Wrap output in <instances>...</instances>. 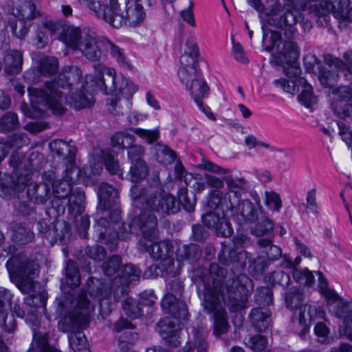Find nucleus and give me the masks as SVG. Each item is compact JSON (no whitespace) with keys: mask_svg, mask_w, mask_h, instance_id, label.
<instances>
[{"mask_svg":"<svg viewBox=\"0 0 352 352\" xmlns=\"http://www.w3.org/2000/svg\"><path fill=\"white\" fill-rule=\"evenodd\" d=\"M270 39L272 43L265 47V50L272 52L276 49V53L272 55V64L283 67V72L288 78H296L292 82L285 78L276 79L274 84L291 94L299 92L298 102L308 108V85L305 78L299 77L301 69L297 63L299 51L296 44L292 41L282 43L281 34L277 31L271 32Z\"/></svg>","mask_w":352,"mask_h":352,"instance_id":"1","label":"nucleus"},{"mask_svg":"<svg viewBox=\"0 0 352 352\" xmlns=\"http://www.w3.org/2000/svg\"><path fill=\"white\" fill-rule=\"evenodd\" d=\"M96 282L99 283L97 279ZM95 285V279L90 277L87 280L86 290L82 289L79 294L74 309L58 322V329L63 332L69 333V343L74 352H91L87 338L80 329L88 325L91 312L94 309L87 297V294L96 296L100 292V289Z\"/></svg>","mask_w":352,"mask_h":352,"instance_id":"2","label":"nucleus"},{"mask_svg":"<svg viewBox=\"0 0 352 352\" xmlns=\"http://www.w3.org/2000/svg\"><path fill=\"white\" fill-rule=\"evenodd\" d=\"M82 73L75 65L65 66L59 72L54 81L45 82L43 88L29 87V95L34 97L37 102H43L54 114L62 115L66 109L63 106L62 92L57 87L69 91L84 88Z\"/></svg>","mask_w":352,"mask_h":352,"instance_id":"3","label":"nucleus"},{"mask_svg":"<svg viewBox=\"0 0 352 352\" xmlns=\"http://www.w3.org/2000/svg\"><path fill=\"white\" fill-rule=\"evenodd\" d=\"M32 171L31 169L16 172L12 175H3L0 177V197L4 199H11L19 197L26 187L27 196L29 200L34 204H44L51 197V187L47 183H36L29 186L32 180Z\"/></svg>","mask_w":352,"mask_h":352,"instance_id":"4","label":"nucleus"},{"mask_svg":"<svg viewBox=\"0 0 352 352\" xmlns=\"http://www.w3.org/2000/svg\"><path fill=\"white\" fill-rule=\"evenodd\" d=\"M99 75L106 70V78L100 80V86L103 87L106 94L113 93L109 104V111L114 115L123 114L131 107V99L138 91V86L133 82L123 76H117L111 68H103L100 66Z\"/></svg>","mask_w":352,"mask_h":352,"instance_id":"5","label":"nucleus"},{"mask_svg":"<svg viewBox=\"0 0 352 352\" xmlns=\"http://www.w3.org/2000/svg\"><path fill=\"white\" fill-rule=\"evenodd\" d=\"M62 40L74 51L80 52L89 61L98 62L106 59L102 51L103 38L98 39L90 30L74 26H65L61 34Z\"/></svg>","mask_w":352,"mask_h":352,"instance_id":"6","label":"nucleus"},{"mask_svg":"<svg viewBox=\"0 0 352 352\" xmlns=\"http://www.w3.org/2000/svg\"><path fill=\"white\" fill-rule=\"evenodd\" d=\"M131 196L136 206L141 204L142 206L160 218L177 213L179 210V204L176 198L164 190H152L138 185H133L131 188Z\"/></svg>","mask_w":352,"mask_h":352,"instance_id":"7","label":"nucleus"},{"mask_svg":"<svg viewBox=\"0 0 352 352\" xmlns=\"http://www.w3.org/2000/svg\"><path fill=\"white\" fill-rule=\"evenodd\" d=\"M315 275L317 276L320 292L327 300L329 311L338 318L343 319L344 335L352 341V301H344L334 291L330 289L320 271H309V287L314 282Z\"/></svg>","mask_w":352,"mask_h":352,"instance_id":"8","label":"nucleus"},{"mask_svg":"<svg viewBox=\"0 0 352 352\" xmlns=\"http://www.w3.org/2000/svg\"><path fill=\"white\" fill-rule=\"evenodd\" d=\"M6 267L22 293L28 294L33 289L34 278L38 275V265L34 260L24 254H17L8 260Z\"/></svg>","mask_w":352,"mask_h":352,"instance_id":"9","label":"nucleus"},{"mask_svg":"<svg viewBox=\"0 0 352 352\" xmlns=\"http://www.w3.org/2000/svg\"><path fill=\"white\" fill-rule=\"evenodd\" d=\"M146 13L139 2H124L123 4L116 1V8L107 9L103 16L106 22L116 28L122 25L137 27L142 25L146 20Z\"/></svg>","mask_w":352,"mask_h":352,"instance_id":"10","label":"nucleus"},{"mask_svg":"<svg viewBox=\"0 0 352 352\" xmlns=\"http://www.w3.org/2000/svg\"><path fill=\"white\" fill-rule=\"evenodd\" d=\"M225 289L228 294L225 303L232 312L247 307L248 296L253 292L252 280L245 274H240L228 280Z\"/></svg>","mask_w":352,"mask_h":352,"instance_id":"11","label":"nucleus"},{"mask_svg":"<svg viewBox=\"0 0 352 352\" xmlns=\"http://www.w3.org/2000/svg\"><path fill=\"white\" fill-rule=\"evenodd\" d=\"M138 248L141 252H149L154 260H161L163 269L167 274L175 276L179 273V266L175 267V262L172 258L174 248L170 241H157L150 245L140 239L138 243Z\"/></svg>","mask_w":352,"mask_h":352,"instance_id":"12","label":"nucleus"},{"mask_svg":"<svg viewBox=\"0 0 352 352\" xmlns=\"http://www.w3.org/2000/svg\"><path fill=\"white\" fill-rule=\"evenodd\" d=\"M199 56L198 45L192 36H189L186 42L184 52L181 56V65L178 69V76L181 82L186 86L199 76L197 64Z\"/></svg>","mask_w":352,"mask_h":352,"instance_id":"13","label":"nucleus"},{"mask_svg":"<svg viewBox=\"0 0 352 352\" xmlns=\"http://www.w3.org/2000/svg\"><path fill=\"white\" fill-rule=\"evenodd\" d=\"M209 272L212 279V285L204 284L202 290L203 306L212 310L220 297L223 295V280L227 274V270L217 263H211Z\"/></svg>","mask_w":352,"mask_h":352,"instance_id":"14","label":"nucleus"},{"mask_svg":"<svg viewBox=\"0 0 352 352\" xmlns=\"http://www.w3.org/2000/svg\"><path fill=\"white\" fill-rule=\"evenodd\" d=\"M285 305L287 308L295 309L294 313L293 322H298L302 329L298 335L301 340H306L307 333V325L306 323V316L308 315L307 311V302L305 300V295L298 289H292L285 294Z\"/></svg>","mask_w":352,"mask_h":352,"instance_id":"15","label":"nucleus"},{"mask_svg":"<svg viewBox=\"0 0 352 352\" xmlns=\"http://www.w3.org/2000/svg\"><path fill=\"white\" fill-rule=\"evenodd\" d=\"M157 216L142 206L139 214L132 218L130 230L140 231L144 240L151 241L157 235Z\"/></svg>","mask_w":352,"mask_h":352,"instance_id":"16","label":"nucleus"},{"mask_svg":"<svg viewBox=\"0 0 352 352\" xmlns=\"http://www.w3.org/2000/svg\"><path fill=\"white\" fill-rule=\"evenodd\" d=\"M41 316L34 311L30 312L26 318L27 323L33 332V340L29 352H61L48 344L47 332L41 325Z\"/></svg>","mask_w":352,"mask_h":352,"instance_id":"17","label":"nucleus"},{"mask_svg":"<svg viewBox=\"0 0 352 352\" xmlns=\"http://www.w3.org/2000/svg\"><path fill=\"white\" fill-rule=\"evenodd\" d=\"M347 7V0H309V13L319 20L323 17L326 21L328 14L332 13L335 18L343 21Z\"/></svg>","mask_w":352,"mask_h":352,"instance_id":"18","label":"nucleus"},{"mask_svg":"<svg viewBox=\"0 0 352 352\" xmlns=\"http://www.w3.org/2000/svg\"><path fill=\"white\" fill-rule=\"evenodd\" d=\"M223 179L228 188V192L224 196L223 207L228 210L239 204L241 192L246 191L249 186L243 177L234 179L228 176L223 177Z\"/></svg>","mask_w":352,"mask_h":352,"instance_id":"19","label":"nucleus"},{"mask_svg":"<svg viewBox=\"0 0 352 352\" xmlns=\"http://www.w3.org/2000/svg\"><path fill=\"white\" fill-rule=\"evenodd\" d=\"M178 318L166 317L157 323V331L166 342L173 346L179 345V332L180 325Z\"/></svg>","mask_w":352,"mask_h":352,"instance_id":"20","label":"nucleus"},{"mask_svg":"<svg viewBox=\"0 0 352 352\" xmlns=\"http://www.w3.org/2000/svg\"><path fill=\"white\" fill-rule=\"evenodd\" d=\"M226 217L224 214L221 217L214 212H210L202 215V222L208 228L214 230L217 235L228 237L231 236L232 229Z\"/></svg>","mask_w":352,"mask_h":352,"instance_id":"21","label":"nucleus"},{"mask_svg":"<svg viewBox=\"0 0 352 352\" xmlns=\"http://www.w3.org/2000/svg\"><path fill=\"white\" fill-rule=\"evenodd\" d=\"M180 298L173 294L166 293L162 300L161 306L164 312L178 319L186 320L188 314L187 305Z\"/></svg>","mask_w":352,"mask_h":352,"instance_id":"22","label":"nucleus"},{"mask_svg":"<svg viewBox=\"0 0 352 352\" xmlns=\"http://www.w3.org/2000/svg\"><path fill=\"white\" fill-rule=\"evenodd\" d=\"M218 258L219 262L225 265H233L235 268L243 270L249 258V253L245 250L237 252L231 247L223 245Z\"/></svg>","mask_w":352,"mask_h":352,"instance_id":"23","label":"nucleus"},{"mask_svg":"<svg viewBox=\"0 0 352 352\" xmlns=\"http://www.w3.org/2000/svg\"><path fill=\"white\" fill-rule=\"evenodd\" d=\"M52 156L58 161L72 162L76 160V149L66 142L55 140L49 144Z\"/></svg>","mask_w":352,"mask_h":352,"instance_id":"24","label":"nucleus"},{"mask_svg":"<svg viewBox=\"0 0 352 352\" xmlns=\"http://www.w3.org/2000/svg\"><path fill=\"white\" fill-rule=\"evenodd\" d=\"M8 11L12 14L18 20L30 22L37 17L40 12L36 9L34 3L26 1L21 6L14 9L13 2L8 4Z\"/></svg>","mask_w":352,"mask_h":352,"instance_id":"25","label":"nucleus"},{"mask_svg":"<svg viewBox=\"0 0 352 352\" xmlns=\"http://www.w3.org/2000/svg\"><path fill=\"white\" fill-rule=\"evenodd\" d=\"M221 301L219 300L215 305V307L212 310L207 307H204L208 313H213L214 318V330L213 333L219 337L221 335L226 333L228 331L229 324L228 322L227 313L225 309L220 307Z\"/></svg>","mask_w":352,"mask_h":352,"instance_id":"26","label":"nucleus"},{"mask_svg":"<svg viewBox=\"0 0 352 352\" xmlns=\"http://www.w3.org/2000/svg\"><path fill=\"white\" fill-rule=\"evenodd\" d=\"M186 88L198 106L202 105V100L207 98L210 94L207 82L200 77L188 84Z\"/></svg>","mask_w":352,"mask_h":352,"instance_id":"27","label":"nucleus"},{"mask_svg":"<svg viewBox=\"0 0 352 352\" xmlns=\"http://www.w3.org/2000/svg\"><path fill=\"white\" fill-rule=\"evenodd\" d=\"M100 207L102 210L109 209L118 198V191L113 186L101 183L98 190Z\"/></svg>","mask_w":352,"mask_h":352,"instance_id":"28","label":"nucleus"},{"mask_svg":"<svg viewBox=\"0 0 352 352\" xmlns=\"http://www.w3.org/2000/svg\"><path fill=\"white\" fill-rule=\"evenodd\" d=\"M9 228L12 232V239L19 244H27L32 241L34 234L23 223L13 221Z\"/></svg>","mask_w":352,"mask_h":352,"instance_id":"29","label":"nucleus"},{"mask_svg":"<svg viewBox=\"0 0 352 352\" xmlns=\"http://www.w3.org/2000/svg\"><path fill=\"white\" fill-rule=\"evenodd\" d=\"M251 322L254 327L260 332H264L270 322L271 312L266 307H255L250 314Z\"/></svg>","mask_w":352,"mask_h":352,"instance_id":"30","label":"nucleus"},{"mask_svg":"<svg viewBox=\"0 0 352 352\" xmlns=\"http://www.w3.org/2000/svg\"><path fill=\"white\" fill-rule=\"evenodd\" d=\"M233 215H240L241 221L246 223H253L258 219V214L254 204L248 199L240 201L233 207Z\"/></svg>","mask_w":352,"mask_h":352,"instance_id":"31","label":"nucleus"},{"mask_svg":"<svg viewBox=\"0 0 352 352\" xmlns=\"http://www.w3.org/2000/svg\"><path fill=\"white\" fill-rule=\"evenodd\" d=\"M5 72L8 74H17L22 69L23 55L21 52L10 50L6 52L5 58Z\"/></svg>","mask_w":352,"mask_h":352,"instance_id":"32","label":"nucleus"},{"mask_svg":"<svg viewBox=\"0 0 352 352\" xmlns=\"http://www.w3.org/2000/svg\"><path fill=\"white\" fill-rule=\"evenodd\" d=\"M84 89L85 87H79L78 90L69 91L70 94H68L65 98L67 104L76 109L90 107L92 100L87 96Z\"/></svg>","mask_w":352,"mask_h":352,"instance_id":"33","label":"nucleus"},{"mask_svg":"<svg viewBox=\"0 0 352 352\" xmlns=\"http://www.w3.org/2000/svg\"><path fill=\"white\" fill-rule=\"evenodd\" d=\"M202 251L201 248L194 243L184 245L176 250V255L179 261H186L188 263H193L199 259Z\"/></svg>","mask_w":352,"mask_h":352,"instance_id":"34","label":"nucleus"},{"mask_svg":"<svg viewBox=\"0 0 352 352\" xmlns=\"http://www.w3.org/2000/svg\"><path fill=\"white\" fill-rule=\"evenodd\" d=\"M67 199L68 209L74 215H79L84 211L85 195L81 188H76L68 195Z\"/></svg>","mask_w":352,"mask_h":352,"instance_id":"35","label":"nucleus"},{"mask_svg":"<svg viewBox=\"0 0 352 352\" xmlns=\"http://www.w3.org/2000/svg\"><path fill=\"white\" fill-rule=\"evenodd\" d=\"M343 58L345 63L339 58L335 57L331 54L324 56V61L329 66H333L340 71L347 70L352 74V50L344 53Z\"/></svg>","mask_w":352,"mask_h":352,"instance_id":"36","label":"nucleus"},{"mask_svg":"<svg viewBox=\"0 0 352 352\" xmlns=\"http://www.w3.org/2000/svg\"><path fill=\"white\" fill-rule=\"evenodd\" d=\"M259 250L264 253L270 261H276L282 256L280 247L273 245L272 241L267 239H260L257 241Z\"/></svg>","mask_w":352,"mask_h":352,"instance_id":"37","label":"nucleus"},{"mask_svg":"<svg viewBox=\"0 0 352 352\" xmlns=\"http://www.w3.org/2000/svg\"><path fill=\"white\" fill-rule=\"evenodd\" d=\"M102 51L106 54L109 53L111 58H114L119 64H127L126 57L123 49L107 38H103Z\"/></svg>","mask_w":352,"mask_h":352,"instance_id":"38","label":"nucleus"},{"mask_svg":"<svg viewBox=\"0 0 352 352\" xmlns=\"http://www.w3.org/2000/svg\"><path fill=\"white\" fill-rule=\"evenodd\" d=\"M258 222L250 228V232L256 236H263L272 233L274 223L266 216L258 217Z\"/></svg>","mask_w":352,"mask_h":352,"instance_id":"39","label":"nucleus"},{"mask_svg":"<svg viewBox=\"0 0 352 352\" xmlns=\"http://www.w3.org/2000/svg\"><path fill=\"white\" fill-rule=\"evenodd\" d=\"M149 168L145 161H137L132 163L129 170L132 182H139L145 179L148 174Z\"/></svg>","mask_w":352,"mask_h":352,"instance_id":"40","label":"nucleus"},{"mask_svg":"<svg viewBox=\"0 0 352 352\" xmlns=\"http://www.w3.org/2000/svg\"><path fill=\"white\" fill-rule=\"evenodd\" d=\"M19 126L17 115L12 111H8L0 117V132L8 133L16 130Z\"/></svg>","mask_w":352,"mask_h":352,"instance_id":"41","label":"nucleus"},{"mask_svg":"<svg viewBox=\"0 0 352 352\" xmlns=\"http://www.w3.org/2000/svg\"><path fill=\"white\" fill-rule=\"evenodd\" d=\"M65 280L71 287H76L80 283V272L75 261L69 260L65 267Z\"/></svg>","mask_w":352,"mask_h":352,"instance_id":"42","label":"nucleus"},{"mask_svg":"<svg viewBox=\"0 0 352 352\" xmlns=\"http://www.w3.org/2000/svg\"><path fill=\"white\" fill-rule=\"evenodd\" d=\"M224 197L223 198V193L219 190H212L210 193V197L208 202V206L211 209H217L219 208L223 214L227 217H232L233 215V208L225 210L223 207Z\"/></svg>","mask_w":352,"mask_h":352,"instance_id":"43","label":"nucleus"},{"mask_svg":"<svg viewBox=\"0 0 352 352\" xmlns=\"http://www.w3.org/2000/svg\"><path fill=\"white\" fill-rule=\"evenodd\" d=\"M125 314L131 319H135L142 316L140 303L135 299L127 298L122 302Z\"/></svg>","mask_w":352,"mask_h":352,"instance_id":"44","label":"nucleus"},{"mask_svg":"<svg viewBox=\"0 0 352 352\" xmlns=\"http://www.w3.org/2000/svg\"><path fill=\"white\" fill-rule=\"evenodd\" d=\"M156 158L160 163L170 164L176 159V153L168 146L157 144L155 146Z\"/></svg>","mask_w":352,"mask_h":352,"instance_id":"45","label":"nucleus"},{"mask_svg":"<svg viewBox=\"0 0 352 352\" xmlns=\"http://www.w3.org/2000/svg\"><path fill=\"white\" fill-rule=\"evenodd\" d=\"M81 7L93 12L97 16L102 19L105 16L107 8L102 4V0H76Z\"/></svg>","mask_w":352,"mask_h":352,"instance_id":"46","label":"nucleus"},{"mask_svg":"<svg viewBox=\"0 0 352 352\" xmlns=\"http://www.w3.org/2000/svg\"><path fill=\"white\" fill-rule=\"evenodd\" d=\"M138 340V334L132 331H126L121 334L118 340V346L122 352H126Z\"/></svg>","mask_w":352,"mask_h":352,"instance_id":"47","label":"nucleus"},{"mask_svg":"<svg viewBox=\"0 0 352 352\" xmlns=\"http://www.w3.org/2000/svg\"><path fill=\"white\" fill-rule=\"evenodd\" d=\"M102 170V166L100 163H94L84 167L83 174L85 182L87 185H93L98 180V175Z\"/></svg>","mask_w":352,"mask_h":352,"instance_id":"48","label":"nucleus"},{"mask_svg":"<svg viewBox=\"0 0 352 352\" xmlns=\"http://www.w3.org/2000/svg\"><path fill=\"white\" fill-rule=\"evenodd\" d=\"M80 173V170L76 166L75 160L72 162L67 161L63 173V179L65 182L74 184L78 180Z\"/></svg>","mask_w":352,"mask_h":352,"instance_id":"49","label":"nucleus"},{"mask_svg":"<svg viewBox=\"0 0 352 352\" xmlns=\"http://www.w3.org/2000/svg\"><path fill=\"white\" fill-rule=\"evenodd\" d=\"M318 63V69H319L318 80L320 83L325 87L333 88L337 82L338 74L329 70H321Z\"/></svg>","mask_w":352,"mask_h":352,"instance_id":"50","label":"nucleus"},{"mask_svg":"<svg viewBox=\"0 0 352 352\" xmlns=\"http://www.w3.org/2000/svg\"><path fill=\"white\" fill-rule=\"evenodd\" d=\"M58 69V60L54 57H44L39 64V71L44 76H50Z\"/></svg>","mask_w":352,"mask_h":352,"instance_id":"51","label":"nucleus"},{"mask_svg":"<svg viewBox=\"0 0 352 352\" xmlns=\"http://www.w3.org/2000/svg\"><path fill=\"white\" fill-rule=\"evenodd\" d=\"M133 136L125 132H118L111 137V144L114 147L124 149L133 143Z\"/></svg>","mask_w":352,"mask_h":352,"instance_id":"52","label":"nucleus"},{"mask_svg":"<svg viewBox=\"0 0 352 352\" xmlns=\"http://www.w3.org/2000/svg\"><path fill=\"white\" fill-rule=\"evenodd\" d=\"M248 261L250 263L248 268L249 273L254 277L261 276L266 267L265 258L261 256H257L256 258L251 260L249 256Z\"/></svg>","mask_w":352,"mask_h":352,"instance_id":"53","label":"nucleus"},{"mask_svg":"<svg viewBox=\"0 0 352 352\" xmlns=\"http://www.w3.org/2000/svg\"><path fill=\"white\" fill-rule=\"evenodd\" d=\"M72 184L69 182H60L56 184L53 185V190L52 195L54 198L58 199H65L67 198L68 195L74 190L72 188Z\"/></svg>","mask_w":352,"mask_h":352,"instance_id":"54","label":"nucleus"},{"mask_svg":"<svg viewBox=\"0 0 352 352\" xmlns=\"http://www.w3.org/2000/svg\"><path fill=\"white\" fill-rule=\"evenodd\" d=\"M47 294L45 291L34 294L25 298V303L34 308L45 307L47 302Z\"/></svg>","mask_w":352,"mask_h":352,"instance_id":"55","label":"nucleus"},{"mask_svg":"<svg viewBox=\"0 0 352 352\" xmlns=\"http://www.w3.org/2000/svg\"><path fill=\"white\" fill-rule=\"evenodd\" d=\"M122 263L121 257L119 256H113L102 264V270L104 274L107 276H113L119 270Z\"/></svg>","mask_w":352,"mask_h":352,"instance_id":"56","label":"nucleus"},{"mask_svg":"<svg viewBox=\"0 0 352 352\" xmlns=\"http://www.w3.org/2000/svg\"><path fill=\"white\" fill-rule=\"evenodd\" d=\"M334 113L340 118H346L352 114L351 104L343 100H338L331 104Z\"/></svg>","mask_w":352,"mask_h":352,"instance_id":"57","label":"nucleus"},{"mask_svg":"<svg viewBox=\"0 0 352 352\" xmlns=\"http://www.w3.org/2000/svg\"><path fill=\"white\" fill-rule=\"evenodd\" d=\"M141 274V271L132 264H126L121 271V277L126 282L131 283L138 280Z\"/></svg>","mask_w":352,"mask_h":352,"instance_id":"58","label":"nucleus"},{"mask_svg":"<svg viewBox=\"0 0 352 352\" xmlns=\"http://www.w3.org/2000/svg\"><path fill=\"white\" fill-rule=\"evenodd\" d=\"M178 198L179 201H177V203H179V205L182 204L186 211L189 212L193 211L195 205V196H193L192 199L188 197L186 187H182L179 189Z\"/></svg>","mask_w":352,"mask_h":352,"instance_id":"59","label":"nucleus"},{"mask_svg":"<svg viewBox=\"0 0 352 352\" xmlns=\"http://www.w3.org/2000/svg\"><path fill=\"white\" fill-rule=\"evenodd\" d=\"M19 24L15 21H9V27L10 28L13 34L19 38H24L28 31L29 28L30 26V24H28V22L18 20Z\"/></svg>","mask_w":352,"mask_h":352,"instance_id":"60","label":"nucleus"},{"mask_svg":"<svg viewBox=\"0 0 352 352\" xmlns=\"http://www.w3.org/2000/svg\"><path fill=\"white\" fill-rule=\"evenodd\" d=\"M0 325L3 328L6 333H11L14 332L17 324L13 314H6L5 311L0 313Z\"/></svg>","mask_w":352,"mask_h":352,"instance_id":"61","label":"nucleus"},{"mask_svg":"<svg viewBox=\"0 0 352 352\" xmlns=\"http://www.w3.org/2000/svg\"><path fill=\"white\" fill-rule=\"evenodd\" d=\"M269 281L274 285L287 287L289 285L290 277L288 274L283 271H276L270 274Z\"/></svg>","mask_w":352,"mask_h":352,"instance_id":"62","label":"nucleus"},{"mask_svg":"<svg viewBox=\"0 0 352 352\" xmlns=\"http://www.w3.org/2000/svg\"><path fill=\"white\" fill-rule=\"evenodd\" d=\"M85 253L90 258L96 261H101L107 254L105 249L99 245L87 246Z\"/></svg>","mask_w":352,"mask_h":352,"instance_id":"63","label":"nucleus"},{"mask_svg":"<svg viewBox=\"0 0 352 352\" xmlns=\"http://www.w3.org/2000/svg\"><path fill=\"white\" fill-rule=\"evenodd\" d=\"M104 165L107 170L112 175H118L121 177L122 175V170L120 169L118 162L116 160L113 156L107 153L104 155Z\"/></svg>","mask_w":352,"mask_h":352,"instance_id":"64","label":"nucleus"}]
</instances>
